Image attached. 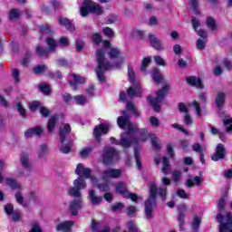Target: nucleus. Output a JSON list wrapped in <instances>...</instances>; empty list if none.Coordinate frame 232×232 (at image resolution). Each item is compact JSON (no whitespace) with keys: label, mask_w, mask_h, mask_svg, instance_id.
Instances as JSON below:
<instances>
[{"label":"nucleus","mask_w":232,"mask_h":232,"mask_svg":"<svg viewBox=\"0 0 232 232\" xmlns=\"http://www.w3.org/2000/svg\"><path fill=\"white\" fill-rule=\"evenodd\" d=\"M20 164L24 169H32V163L30 162V154L23 152L20 155Z\"/></svg>","instance_id":"18"},{"label":"nucleus","mask_w":232,"mask_h":232,"mask_svg":"<svg viewBox=\"0 0 232 232\" xmlns=\"http://www.w3.org/2000/svg\"><path fill=\"white\" fill-rule=\"evenodd\" d=\"M103 34L104 35H106L107 37H110L111 39H113V37H115V32H113V29L110 27L103 28Z\"/></svg>","instance_id":"50"},{"label":"nucleus","mask_w":232,"mask_h":232,"mask_svg":"<svg viewBox=\"0 0 232 232\" xmlns=\"http://www.w3.org/2000/svg\"><path fill=\"white\" fill-rule=\"evenodd\" d=\"M9 218L13 222H19L23 218V214L21 212L14 210L13 213L10 214Z\"/></svg>","instance_id":"37"},{"label":"nucleus","mask_w":232,"mask_h":232,"mask_svg":"<svg viewBox=\"0 0 232 232\" xmlns=\"http://www.w3.org/2000/svg\"><path fill=\"white\" fill-rule=\"evenodd\" d=\"M217 220L219 223V232H232V214L227 212L225 216L217 215Z\"/></svg>","instance_id":"6"},{"label":"nucleus","mask_w":232,"mask_h":232,"mask_svg":"<svg viewBox=\"0 0 232 232\" xmlns=\"http://www.w3.org/2000/svg\"><path fill=\"white\" fill-rule=\"evenodd\" d=\"M5 211L7 217L11 215V213L14 212V205L13 204H7L5 206Z\"/></svg>","instance_id":"60"},{"label":"nucleus","mask_w":232,"mask_h":232,"mask_svg":"<svg viewBox=\"0 0 232 232\" xmlns=\"http://www.w3.org/2000/svg\"><path fill=\"white\" fill-rule=\"evenodd\" d=\"M172 178H173V182L177 184V182H179L180 179H182V172L180 170L172 171Z\"/></svg>","instance_id":"45"},{"label":"nucleus","mask_w":232,"mask_h":232,"mask_svg":"<svg viewBox=\"0 0 232 232\" xmlns=\"http://www.w3.org/2000/svg\"><path fill=\"white\" fill-rule=\"evenodd\" d=\"M116 193H119V195H122V197H126V195H128V184L124 183V182H119L116 187Z\"/></svg>","instance_id":"25"},{"label":"nucleus","mask_w":232,"mask_h":232,"mask_svg":"<svg viewBox=\"0 0 232 232\" xmlns=\"http://www.w3.org/2000/svg\"><path fill=\"white\" fill-rule=\"evenodd\" d=\"M126 108L128 111H131L135 117H140V112L137 110V107L132 102H127Z\"/></svg>","instance_id":"34"},{"label":"nucleus","mask_w":232,"mask_h":232,"mask_svg":"<svg viewBox=\"0 0 232 232\" xmlns=\"http://www.w3.org/2000/svg\"><path fill=\"white\" fill-rule=\"evenodd\" d=\"M200 224H202V218L200 217L195 216L191 223L192 232H198Z\"/></svg>","instance_id":"32"},{"label":"nucleus","mask_w":232,"mask_h":232,"mask_svg":"<svg viewBox=\"0 0 232 232\" xmlns=\"http://www.w3.org/2000/svg\"><path fill=\"white\" fill-rule=\"evenodd\" d=\"M117 124L121 130H124L125 128L128 130V132L121 135L119 143L120 146L124 148V150H128V148H131V144H137V140H133L131 133L137 131L138 126L135 123H131L130 121V114H128V111H123L122 116L118 117Z\"/></svg>","instance_id":"1"},{"label":"nucleus","mask_w":232,"mask_h":232,"mask_svg":"<svg viewBox=\"0 0 232 232\" xmlns=\"http://www.w3.org/2000/svg\"><path fill=\"white\" fill-rule=\"evenodd\" d=\"M160 140H159V138L155 137L151 139V143L153 146L154 150H160Z\"/></svg>","instance_id":"61"},{"label":"nucleus","mask_w":232,"mask_h":232,"mask_svg":"<svg viewBox=\"0 0 232 232\" xmlns=\"http://www.w3.org/2000/svg\"><path fill=\"white\" fill-rule=\"evenodd\" d=\"M14 198L16 202L22 206L23 208H28L29 205L24 201V197H23V191H21V188H19L16 193L14 194Z\"/></svg>","instance_id":"29"},{"label":"nucleus","mask_w":232,"mask_h":232,"mask_svg":"<svg viewBox=\"0 0 232 232\" xmlns=\"http://www.w3.org/2000/svg\"><path fill=\"white\" fill-rule=\"evenodd\" d=\"M137 213V207L135 206H129L127 208V215L128 217H133Z\"/></svg>","instance_id":"57"},{"label":"nucleus","mask_w":232,"mask_h":232,"mask_svg":"<svg viewBox=\"0 0 232 232\" xmlns=\"http://www.w3.org/2000/svg\"><path fill=\"white\" fill-rule=\"evenodd\" d=\"M92 41L94 44L98 46V44H101L102 43V37H101V34L95 33L92 35Z\"/></svg>","instance_id":"43"},{"label":"nucleus","mask_w":232,"mask_h":232,"mask_svg":"<svg viewBox=\"0 0 232 232\" xmlns=\"http://www.w3.org/2000/svg\"><path fill=\"white\" fill-rule=\"evenodd\" d=\"M72 188H69L68 194L74 198H82L81 189H86V180L82 177H78L77 179L73 181Z\"/></svg>","instance_id":"7"},{"label":"nucleus","mask_w":232,"mask_h":232,"mask_svg":"<svg viewBox=\"0 0 232 232\" xmlns=\"http://www.w3.org/2000/svg\"><path fill=\"white\" fill-rule=\"evenodd\" d=\"M149 41L150 46H152L154 50H158L159 52L164 50V46H162V41L159 39L157 36H155V34H150Z\"/></svg>","instance_id":"15"},{"label":"nucleus","mask_w":232,"mask_h":232,"mask_svg":"<svg viewBox=\"0 0 232 232\" xmlns=\"http://www.w3.org/2000/svg\"><path fill=\"white\" fill-rule=\"evenodd\" d=\"M16 108L21 117L26 119V110L24 109V107H23V104H21V102H18Z\"/></svg>","instance_id":"46"},{"label":"nucleus","mask_w":232,"mask_h":232,"mask_svg":"<svg viewBox=\"0 0 232 232\" xmlns=\"http://www.w3.org/2000/svg\"><path fill=\"white\" fill-rule=\"evenodd\" d=\"M76 175H79V177H84V179H90V175H92V169L90 168H84V165L82 163H79L76 166V169L74 171Z\"/></svg>","instance_id":"17"},{"label":"nucleus","mask_w":232,"mask_h":232,"mask_svg":"<svg viewBox=\"0 0 232 232\" xmlns=\"http://www.w3.org/2000/svg\"><path fill=\"white\" fill-rule=\"evenodd\" d=\"M121 55V51L118 48H111L109 52L110 59H117Z\"/></svg>","instance_id":"44"},{"label":"nucleus","mask_w":232,"mask_h":232,"mask_svg":"<svg viewBox=\"0 0 232 232\" xmlns=\"http://www.w3.org/2000/svg\"><path fill=\"white\" fill-rule=\"evenodd\" d=\"M46 43L49 46V49H46L41 45H38L36 47V53L39 55V57H48L50 55V52H53L55 48H57V43L53 38H47Z\"/></svg>","instance_id":"9"},{"label":"nucleus","mask_w":232,"mask_h":232,"mask_svg":"<svg viewBox=\"0 0 232 232\" xmlns=\"http://www.w3.org/2000/svg\"><path fill=\"white\" fill-rule=\"evenodd\" d=\"M196 46L198 50H204V48H206V41L202 39H198L197 41Z\"/></svg>","instance_id":"63"},{"label":"nucleus","mask_w":232,"mask_h":232,"mask_svg":"<svg viewBox=\"0 0 232 232\" xmlns=\"http://www.w3.org/2000/svg\"><path fill=\"white\" fill-rule=\"evenodd\" d=\"M111 128V123H101L100 125L96 126L94 128L93 135L94 139L97 142H101V136L106 135L108 131H110V129Z\"/></svg>","instance_id":"10"},{"label":"nucleus","mask_w":232,"mask_h":232,"mask_svg":"<svg viewBox=\"0 0 232 232\" xmlns=\"http://www.w3.org/2000/svg\"><path fill=\"white\" fill-rule=\"evenodd\" d=\"M83 6H87L91 14H95V15H102V14H104L102 6L97 3L92 2V0H84Z\"/></svg>","instance_id":"11"},{"label":"nucleus","mask_w":232,"mask_h":232,"mask_svg":"<svg viewBox=\"0 0 232 232\" xmlns=\"http://www.w3.org/2000/svg\"><path fill=\"white\" fill-rule=\"evenodd\" d=\"M70 131H72V127H70L68 123L64 124L63 128H60V140L62 143L60 151L64 154H68L72 151V141L66 143V137L70 135Z\"/></svg>","instance_id":"4"},{"label":"nucleus","mask_w":232,"mask_h":232,"mask_svg":"<svg viewBox=\"0 0 232 232\" xmlns=\"http://www.w3.org/2000/svg\"><path fill=\"white\" fill-rule=\"evenodd\" d=\"M169 90V85L165 84L161 90L158 91L156 92V98L153 99L151 96L148 97L149 102L151 104L154 111H160V102H162V100L164 99V96L168 93V91Z\"/></svg>","instance_id":"5"},{"label":"nucleus","mask_w":232,"mask_h":232,"mask_svg":"<svg viewBox=\"0 0 232 232\" xmlns=\"http://www.w3.org/2000/svg\"><path fill=\"white\" fill-rule=\"evenodd\" d=\"M89 198L93 206H99L102 202V197L97 196L93 189L89 190Z\"/></svg>","instance_id":"24"},{"label":"nucleus","mask_w":232,"mask_h":232,"mask_svg":"<svg viewBox=\"0 0 232 232\" xmlns=\"http://www.w3.org/2000/svg\"><path fill=\"white\" fill-rule=\"evenodd\" d=\"M133 86L130 87L128 90V95L129 97H140V94L142 93L140 92V85L132 83Z\"/></svg>","instance_id":"26"},{"label":"nucleus","mask_w":232,"mask_h":232,"mask_svg":"<svg viewBox=\"0 0 232 232\" xmlns=\"http://www.w3.org/2000/svg\"><path fill=\"white\" fill-rule=\"evenodd\" d=\"M40 32L43 35H52L53 34L49 24L40 26Z\"/></svg>","instance_id":"38"},{"label":"nucleus","mask_w":232,"mask_h":232,"mask_svg":"<svg viewBox=\"0 0 232 232\" xmlns=\"http://www.w3.org/2000/svg\"><path fill=\"white\" fill-rule=\"evenodd\" d=\"M96 59L98 63L96 68V74L100 82H104V72H106V70H110V68H121L124 63V58H119L118 61L112 64H110V62H105L103 49L96 50Z\"/></svg>","instance_id":"2"},{"label":"nucleus","mask_w":232,"mask_h":232,"mask_svg":"<svg viewBox=\"0 0 232 232\" xmlns=\"http://www.w3.org/2000/svg\"><path fill=\"white\" fill-rule=\"evenodd\" d=\"M152 79L154 82H156L157 84L162 82L163 78L160 73H159V69H154V72L152 73Z\"/></svg>","instance_id":"41"},{"label":"nucleus","mask_w":232,"mask_h":232,"mask_svg":"<svg viewBox=\"0 0 232 232\" xmlns=\"http://www.w3.org/2000/svg\"><path fill=\"white\" fill-rule=\"evenodd\" d=\"M59 24H61V26H64L66 30H69V32H73L75 30V25H73L72 21L68 18H59Z\"/></svg>","instance_id":"28"},{"label":"nucleus","mask_w":232,"mask_h":232,"mask_svg":"<svg viewBox=\"0 0 232 232\" xmlns=\"http://www.w3.org/2000/svg\"><path fill=\"white\" fill-rule=\"evenodd\" d=\"M41 107V102H33L29 104V109L31 110V111H37V109Z\"/></svg>","instance_id":"56"},{"label":"nucleus","mask_w":232,"mask_h":232,"mask_svg":"<svg viewBox=\"0 0 232 232\" xmlns=\"http://www.w3.org/2000/svg\"><path fill=\"white\" fill-rule=\"evenodd\" d=\"M191 24H192L193 30H195V32H197L198 27L200 26V20L197 19V17H195V16H192L191 17Z\"/></svg>","instance_id":"53"},{"label":"nucleus","mask_w":232,"mask_h":232,"mask_svg":"<svg viewBox=\"0 0 232 232\" xmlns=\"http://www.w3.org/2000/svg\"><path fill=\"white\" fill-rule=\"evenodd\" d=\"M48 153V145L46 144H42L40 146V150L38 151V157H44Z\"/></svg>","instance_id":"51"},{"label":"nucleus","mask_w":232,"mask_h":232,"mask_svg":"<svg viewBox=\"0 0 232 232\" xmlns=\"http://www.w3.org/2000/svg\"><path fill=\"white\" fill-rule=\"evenodd\" d=\"M134 157H135L136 164L138 166V169H141L142 164L140 163V154L139 153V150L137 149L134 150Z\"/></svg>","instance_id":"47"},{"label":"nucleus","mask_w":232,"mask_h":232,"mask_svg":"<svg viewBox=\"0 0 232 232\" xmlns=\"http://www.w3.org/2000/svg\"><path fill=\"white\" fill-rule=\"evenodd\" d=\"M128 230L129 231H123V232H138L137 225L133 221H129L127 223Z\"/></svg>","instance_id":"52"},{"label":"nucleus","mask_w":232,"mask_h":232,"mask_svg":"<svg viewBox=\"0 0 232 232\" xmlns=\"http://www.w3.org/2000/svg\"><path fill=\"white\" fill-rule=\"evenodd\" d=\"M151 63V58L146 57L142 60L140 70L143 73H146V68Z\"/></svg>","instance_id":"40"},{"label":"nucleus","mask_w":232,"mask_h":232,"mask_svg":"<svg viewBox=\"0 0 232 232\" xmlns=\"http://www.w3.org/2000/svg\"><path fill=\"white\" fill-rule=\"evenodd\" d=\"M190 3L193 12L196 14H200V11L198 10V0H190Z\"/></svg>","instance_id":"55"},{"label":"nucleus","mask_w":232,"mask_h":232,"mask_svg":"<svg viewBox=\"0 0 232 232\" xmlns=\"http://www.w3.org/2000/svg\"><path fill=\"white\" fill-rule=\"evenodd\" d=\"M75 223L72 220L70 221H65L63 223H60L59 225H57L56 227V231H63V232H70L72 231V227L74 225Z\"/></svg>","instance_id":"21"},{"label":"nucleus","mask_w":232,"mask_h":232,"mask_svg":"<svg viewBox=\"0 0 232 232\" xmlns=\"http://www.w3.org/2000/svg\"><path fill=\"white\" fill-rule=\"evenodd\" d=\"M157 200V185L151 183L150 185L149 200L145 201V218L147 220L153 218V206Z\"/></svg>","instance_id":"3"},{"label":"nucleus","mask_w":232,"mask_h":232,"mask_svg":"<svg viewBox=\"0 0 232 232\" xmlns=\"http://www.w3.org/2000/svg\"><path fill=\"white\" fill-rule=\"evenodd\" d=\"M172 128H174V130H179V131H181V133H184L185 135H189V131L186 130V129L182 128V126L178 123L172 124Z\"/></svg>","instance_id":"59"},{"label":"nucleus","mask_w":232,"mask_h":232,"mask_svg":"<svg viewBox=\"0 0 232 232\" xmlns=\"http://www.w3.org/2000/svg\"><path fill=\"white\" fill-rule=\"evenodd\" d=\"M84 206V203L82 201V198H74L72 200L69 204V210L71 211V215L72 217H77L79 215V211H81V208Z\"/></svg>","instance_id":"12"},{"label":"nucleus","mask_w":232,"mask_h":232,"mask_svg":"<svg viewBox=\"0 0 232 232\" xmlns=\"http://www.w3.org/2000/svg\"><path fill=\"white\" fill-rule=\"evenodd\" d=\"M6 184L13 189H21V184L17 183V180H15L14 179H6Z\"/></svg>","instance_id":"35"},{"label":"nucleus","mask_w":232,"mask_h":232,"mask_svg":"<svg viewBox=\"0 0 232 232\" xmlns=\"http://www.w3.org/2000/svg\"><path fill=\"white\" fill-rule=\"evenodd\" d=\"M115 159H119V151L111 146L104 147L102 152L103 164H111Z\"/></svg>","instance_id":"8"},{"label":"nucleus","mask_w":232,"mask_h":232,"mask_svg":"<svg viewBox=\"0 0 232 232\" xmlns=\"http://www.w3.org/2000/svg\"><path fill=\"white\" fill-rule=\"evenodd\" d=\"M59 121V115L54 114L50 117L48 123H47V131L48 133H53V130H55V124Z\"/></svg>","instance_id":"22"},{"label":"nucleus","mask_w":232,"mask_h":232,"mask_svg":"<svg viewBox=\"0 0 232 232\" xmlns=\"http://www.w3.org/2000/svg\"><path fill=\"white\" fill-rule=\"evenodd\" d=\"M186 81L188 84H189L190 86H195L196 88H198V90H202V88H204L200 78H198L196 76H188L187 77Z\"/></svg>","instance_id":"20"},{"label":"nucleus","mask_w":232,"mask_h":232,"mask_svg":"<svg viewBox=\"0 0 232 232\" xmlns=\"http://www.w3.org/2000/svg\"><path fill=\"white\" fill-rule=\"evenodd\" d=\"M161 162L163 165L161 169L163 175H169V172L171 171V165L169 164V160H168V158L166 157H163Z\"/></svg>","instance_id":"30"},{"label":"nucleus","mask_w":232,"mask_h":232,"mask_svg":"<svg viewBox=\"0 0 232 232\" xmlns=\"http://www.w3.org/2000/svg\"><path fill=\"white\" fill-rule=\"evenodd\" d=\"M33 72L36 75H42V73H44V72H46V65H37L33 69Z\"/></svg>","instance_id":"39"},{"label":"nucleus","mask_w":232,"mask_h":232,"mask_svg":"<svg viewBox=\"0 0 232 232\" xmlns=\"http://www.w3.org/2000/svg\"><path fill=\"white\" fill-rule=\"evenodd\" d=\"M40 90L45 95H50V92H52V89L50 88V86L46 84L41 85Z\"/></svg>","instance_id":"62"},{"label":"nucleus","mask_w":232,"mask_h":232,"mask_svg":"<svg viewBox=\"0 0 232 232\" xmlns=\"http://www.w3.org/2000/svg\"><path fill=\"white\" fill-rule=\"evenodd\" d=\"M12 75H13V78L14 79L15 82H21V79H19V70L13 69Z\"/></svg>","instance_id":"64"},{"label":"nucleus","mask_w":232,"mask_h":232,"mask_svg":"<svg viewBox=\"0 0 232 232\" xmlns=\"http://www.w3.org/2000/svg\"><path fill=\"white\" fill-rule=\"evenodd\" d=\"M158 191L162 200H166V196L168 195V188H160Z\"/></svg>","instance_id":"58"},{"label":"nucleus","mask_w":232,"mask_h":232,"mask_svg":"<svg viewBox=\"0 0 232 232\" xmlns=\"http://www.w3.org/2000/svg\"><path fill=\"white\" fill-rule=\"evenodd\" d=\"M224 159H226V147L224 144L219 143L216 147V153L211 155V160H214V162H218V160H222Z\"/></svg>","instance_id":"14"},{"label":"nucleus","mask_w":232,"mask_h":232,"mask_svg":"<svg viewBox=\"0 0 232 232\" xmlns=\"http://www.w3.org/2000/svg\"><path fill=\"white\" fill-rule=\"evenodd\" d=\"M139 133L140 134V140L146 142V140H148V130L141 129L139 130Z\"/></svg>","instance_id":"49"},{"label":"nucleus","mask_w":232,"mask_h":232,"mask_svg":"<svg viewBox=\"0 0 232 232\" xmlns=\"http://www.w3.org/2000/svg\"><path fill=\"white\" fill-rule=\"evenodd\" d=\"M206 24L209 30L212 32H216V30H218V25H217V21L215 18L208 16L206 20Z\"/></svg>","instance_id":"31"},{"label":"nucleus","mask_w":232,"mask_h":232,"mask_svg":"<svg viewBox=\"0 0 232 232\" xmlns=\"http://www.w3.org/2000/svg\"><path fill=\"white\" fill-rule=\"evenodd\" d=\"M29 232H43V228H41L39 223L34 222L31 225V230Z\"/></svg>","instance_id":"54"},{"label":"nucleus","mask_w":232,"mask_h":232,"mask_svg":"<svg viewBox=\"0 0 232 232\" xmlns=\"http://www.w3.org/2000/svg\"><path fill=\"white\" fill-rule=\"evenodd\" d=\"M44 132V130L39 126L34 128H30L24 132V137L26 139H32V137H41L43 133Z\"/></svg>","instance_id":"16"},{"label":"nucleus","mask_w":232,"mask_h":232,"mask_svg":"<svg viewBox=\"0 0 232 232\" xmlns=\"http://www.w3.org/2000/svg\"><path fill=\"white\" fill-rule=\"evenodd\" d=\"M122 175L121 169H110L102 171V179L110 180V179H119Z\"/></svg>","instance_id":"13"},{"label":"nucleus","mask_w":232,"mask_h":232,"mask_svg":"<svg viewBox=\"0 0 232 232\" xmlns=\"http://www.w3.org/2000/svg\"><path fill=\"white\" fill-rule=\"evenodd\" d=\"M71 77H72L74 82H70V85L74 92L78 90L77 84H84L86 82V79L84 77L79 76L75 73H71Z\"/></svg>","instance_id":"19"},{"label":"nucleus","mask_w":232,"mask_h":232,"mask_svg":"<svg viewBox=\"0 0 232 232\" xmlns=\"http://www.w3.org/2000/svg\"><path fill=\"white\" fill-rule=\"evenodd\" d=\"M202 182V178L195 176L194 179H187L185 186H187V188H194V186H201Z\"/></svg>","instance_id":"23"},{"label":"nucleus","mask_w":232,"mask_h":232,"mask_svg":"<svg viewBox=\"0 0 232 232\" xmlns=\"http://www.w3.org/2000/svg\"><path fill=\"white\" fill-rule=\"evenodd\" d=\"M21 15L19 9H11L8 14L10 21H17Z\"/></svg>","instance_id":"36"},{"label":"nucleus","mask_w":232,"mask_h":232,"mask_svg":"<svg viewBox=\"0 0 232 232\" xmlns=\"http://www.w3.org/2000/svg\"><path fill=\"white\" fill-rule=\"evenodd\" d=\"M119 21V16L117 14H109L106 17V24H113Z\"/></svg>","instance_id":"42"},{"label":"nucleus","mask_w":232,"mask_h":232,"mask_svg":"<svg viewBox=\"0 0 232 232\" xmlns=\"http://www.w3.org/2000/svg\"><path fill=\"white\" fill-rule=\"evenodd\" d=\"M73 100L78 106H84V104H88V98L82 94L74 96Z\"/></svg>","instance_id":"33"},{"label":"nucleus","mask_w":232,"mask_h":232,"mask_svg":"<svg viewBox=\"0 0 232 232\" xmlns=\"http://www.w3.org/2000/svg\"><path fill=\"white\" fill-rule=\"evenodd\" d=\"M226 197H227V194L221 197V198L218 200V208L219 211H224V208H226Z\"/></svg>","instance_id":"48"},{"label":"nucleus","mask_w":232,"mask_h":232,"mask_svg":"<svg viewBox=\"0 0 232 232\" xmlns=\"http://www.w3.org/2000/svg\"><path fill=\"white\" fill-rule=\"evenodd\" d=\"M215 104L218 110L222 109V106L226 104V93L224 92H218L215 100Z\"/></svg>","instance_id":"27"}]
</instances>
